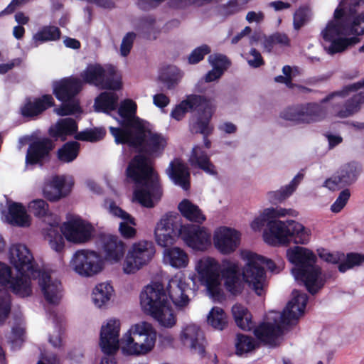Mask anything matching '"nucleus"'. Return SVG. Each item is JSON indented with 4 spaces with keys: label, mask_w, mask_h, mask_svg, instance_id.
Returning a JSON list of instances; mask_svg holds the SVG:
<instances>
[{
    "label": "nucleus",
    "mask_w": 364,
    "mask_h": 364,
    "mask_svg": "<svg viewBox=\"0 0 364 364\" xmlns=\"http://www.w3.org/2000/svg\"><path fill=\"white\" fill-rule=\"evenodd\" d=\"M340 28L336 21H330L325 29L322 31V36L324 41H330L341 36Z\"/></svg>",
    "instance_id": "obj_61"
},
{
    "label": "nucleus",
    "mask_w": 364,
    "mask_h": 364,
    "mask_svg": "<svg viewBox=\"0 0 364 364\" xmlns=\"http://www.w3.org/2000/svg\"><path fill=\"white\" fill-rule=\"evenodd\" d=\"M190 162L192 165L198 166L207 173L210 175L217 174L215 167L210 161L207 152L199 146H196L193 148Z\"/></svg>",
    "instance_id": "obj_40"
},
{
    "label": "nucleus",
    "mask_w": 364,
    "mask_h": 364,
    "mask_svg": "<svg viewBox=\"0 0 364 364\" xmlns=\"http://www.w3.org/2000/svg\"><path fill=\"white\" fill-rule=\"evenodd\" d=\"M120 322L118 319H110L100 331V346L104 356L100 364H117L114 355L119 350Z\"/></svg>",
    "instance_id": "obj_14"
},
{
    "label": "nucleus",
    "mask_w": 364,
    "mask_h": 364,
    "mask_svg": "<svg viewBox=\"0 0 364 364\" xmlns=\"http://www.w3.org/2000/svg\"><path fill=\"white\" fill-rule=\"evenodd\" d=\"M37 279L46 301L50 304H58L62 298L61 282L57 279L52 281L50 275L44 271H40Z\"/></svg>",
    "instance_id": "obj_29"
},
{
    "label": "nucleus",
    "mask_w": 364,
    "mask_h": 364,
    "mask_svg": "<svg viewBox=\"0 0 364 364\" xmlns=\"http://www.w3.org/2000/svg\"><path fill=\"white\" fill-rule=\"evenodd\" d=\"M45 237L49 241L50 247L57 252H60L65 245L64 238L58 230V224H50L46 229Z\"/></svg>",
    "instance_id": "obj_49"
},
{
    "label": "nucleus",
    "mask_w": 364,
    "mask_h": 364,
    "mask_svg": "<svg viewBox=\"0 0 364 364\" xmlns=\"http://www.w3.org/2000/svg\"><path fill=\"white\" fill-rule=\"evenodd\" d=\"M287 257L295 265L292 269L295 279L302 282L310 294L317 293L324 282L319 279L321 269L316 265L317 258L315 254L305 247L296 246L287 250Z\"/></svg>",
    "instance_id": "obj_3"
},
{
    "label": "nucleus",
    "mask_w": 364,
    "mask_h": 364,
    "mask_svg": "<svg viewBox=\"0 0 364 364\" xmlns=\"http://www.w3.org/2000/svg\"><path fill=\"white\" fill-rule=\"evenodd\" d=\"M136 125V129L117 144H127L137 149L139 153L150 158L160 157L167 146V138L161 133L152 132L146 128L144 123Z\"/></svg>",
    "instance_id": "obj_5"
},
{
    "label": "nucleus",
    "mask_w": 364,
    "mask_h": 364,
    "mask_svg": "<svg viewBox=\"0 0 364 364\" xmlns=\"http://www.w3.org/2000/svg\"><path fill=\"white\" fill-rule=\"evenodd\" d=\"M350 196V193L348 189L343 190L340 193L336 201L331 205V210L333 213H339L346 205Z\"/></svg>",
    "instance_id": "obj_63"
},
{
    "label": "nucleus",
    "mask_w": 364,
    "mask_h": 364,
    "mask_svg": "<svg viewBox=\"0 0 364 364\" xmlns=\"http://www.w3.org/2000/svg\"><path fill=\"white\" fill-rule=\"evenodd\" d=\"M363 104H364V91L353 95L342 106L333 105V109L336 117L344 119L358 113Z\"/></svg>",
    "instance_id": "obj_33"
},
{
    "label": "nucleus",
    "mask_w": 364,
    "mask_h": 364,
    "mask_svg": "<svg viewBox=\"0 0 364 364\" xmlns=\"http://www.w3.org/2000/svg\"><path fill=\"white\" fill-rule=\"evenodd\" d=\"M6 220L11 225L18 227H28L31 224L25 207L17 202H11L9 205Z\"/></svg>",
    "instance_id": "obj_38"
},
{
    "label": "nucleus",
    "mask_w": 364,
    "mask_h": 364,
    "mask_svg": "<svg viewBox=\"0 0 364 364\" xmlns=\"http://www.w3.org/2000/svg\"><path fill=\"white\" fill-rule=\"evenodd\" d=\"M118 97L112 92H102L95 100V109L97 112L107 113L113 111L117 105Z\"/></svg>",
    "instance_id": "obj_46"
},
{
    "label": "nucleus",
    "mask_w": 364,
    "mask_h": 364,
    "mask_svg": "<svg viewBox=\"0 0 364 364\" xmlns=\"http://www.w3.org/2000/svg\"><path fill=\"white\" fill-rule=\"evenodd\" d=\"M178 209L183 218L192 223L200 225L206 220L201 209L188 199L182 200L178 205Z\"/></svg>",
    "instance_id": "obj_39"
},
{
    "label": "nucleus",
    "mask_w": 364,
    "mask_h": 364,
    "mask_svg": "<svg viewBox=\"0 0 364 364\" xmlns=\"http://www.w3.org/2000/svg\"><path fill=\"white\" fill-rule=\"evenodd\" d=\"M179 237L189 247L203 251L210 245L211 234L203 226L196 224L183 225L180 219Z\"/></svg>",
    "instance_id": "obj_20"
},
{
    "label": "nucleus",
    "mask_w": 364,
    "mask_h": 364,
    "mask_svg": "<svg viewBox=\"0 0 364 364\" xmlns=\"http://www.w3.org/2000/svg\"><path fill=\"white\" fill-rule=\"evenodd\" d=\"M136 37V33L132 31L128 32L124 36L120 46V52L122 56L126 57L129 54Z\"/></svg>",
    "instance_id": "obj_64"
},
{
    "label": "nucleus",
    "mask_w": 364,
    "mask_h": 364,
    "mask_svg": "<svg viewBox=\"0 0 364 364\" xmlns=\"http://www.w3.org/2000/svg\"><path fill=\"white\" fill-rule=\"evenodd\" d=\"M102 252L105 259L111 263H117L122 259L127 245L118 236L105 235L101 237Z\"/></svg>",
    "instance_id": "obj_26"
},
{
    "label": "nucleus",
    "mask_w": 364,
    "mask_h": 364,
    "mask_svg": "<svg viewBox=\"0 0 364 364\" xmlns=\"http://www.w3.org/2000/svg\"><path fill=\"white\" fill-rule=\"evenodd\" d=\"M83 82L100 90L119 91L122 88V76L113 65L89 64L80 73Z\"/></svg>",
    "instance_id": "obj_9"
},
{
    "label": "nucleus",
    "mask_w": 364,
    "mask_h": 364,
    "mask_svg": "<svg viewBox=\"0 0 364 364\" xmlns=\"http://www.w3.org/2000/svg\"><path fill=\"white\" fill-rule=\"evenodd\" d=\"M192 287L186 282L184 274H176L171 278L167 286L168 296L178 309L187 306L190 302V296L195 295L196 283L191 279Z\"/></svg>",
    "instance_id": "obj_19"
},
{
    "label": "nucleus",
    "mask_w": 364,
    "mask_h": 364,
    "mask_svg": "<svg viewBox=\"0 0 364 364\" xmlns=\"http://www.w3.org/2000/svg\"><path fill=\"white\" fill-rule=\"evenodd\" d=\"M180 218L177 214L167 213L156 224L154 235L156 243L168 248L179 237Z\"/></svg>",
    "instance_id": "obj_17"
},
{
    "label": "nucleus",
    "mask_w": 364,
    "mask_h": 364,
    "mask_svg": "<svg viewBox=\"0 0 364 364\" xmlns=\"http://www.w3.org/2000/svg\"><path fill=\"white\" fill-rule=\"evenodd\" d=\"M292 295V299L278 316L279 321L274 318V323L263 322L254 328V334L259 341L274 346L278 337L283 334L284 326L293 324L304 314L309 299L307 294L294 290Z\"/></svg>",
    "instance_id": "obj_2"
},
{
    "label": "nucleus",
    "mask_w": 364,
    "mask_h": 364,
    "mask_svg": "<svg viewBox=\"0 0 364 364\" xmlns=\"http://www.w3.org/2000/svg\"><path fill=\"white\" fill-rule=\"evenodd\" d=\"M363 262H364V255L354 252L348 253L338 264V270L344 273L355 266L360 265Z\"/></svg>",
    "instance_id": "obj_57"
},
{
    "label": "nucleus",
    "mask_w": 364,
    "mask_h": 364,
    "mask_svg": "<svg viewBox=\"0 0 364 364\" xmlns=\"http://www.w3.org/2000/svg\"><path fill=\"white\" fill-rule=\"evenodd\" d=\"M135 226L132 225L128 220H124L119 223L118 230L124 239L132 240L136 237L137 233Z\"/></svg>",
    "instance_id": "obj_59"
},
{
    "label": "nucleus",
    "mask_w": 364,
    "mask_h": 364,
    "mask_svg": "<svg viewBox=\"0 0 364 364\" xmlns=\"http://www.w3.org/2000/svg\"><path fill=\"white\" fill-rule=\"evenodd\" d=\"M220 276L224 281L225 289L232 295L237 296L242 292L245 279L238 262L227 259H223L220 264Z\"/></svg>",
    "instance_id": "obj_22"
},
{
    "label": "nucleus",
    "mask_w": 364,
    "mask_h": 364,
    "mask_svg": "<svg viewBox=\"0 0 364 364\" xmlns=\"http://www.w3.org/2000/svg\"><path fill=\"white\" fill-rule=\"evenodd\" d=\"M336 22L340 28V32L341 35L348 36L352 34L355 35L354 36L358 37L359 36L364 34L360 33L363 26V22L360 15H358L356 17H355L351 23H348L345 20Z\"/></svg>",
    "instance_id": "obj_51"
},
{
    "label": "nucleus",
    "mask_w": 364,
    "mask_h": 364,
    "mask_svg": "<svg viewBox=\"0 0 364 364\" xmlns=\"http://www.w3.org/2000/svg\"><path fill=\"white\" fill-rule=\"evenodd\" d=\"M164 255L169 264L176 268L186 267L188 264V257L186 252L179 247L166 248Z\"/></svg>",
    "instance_id": "obj_45"
},
{
    "label": "nucleus",
    "mask_w": 364,
    "mask_h": 364,
    "mask_svg": "<svg viewBox=\"0 0 364 364\" xmlns=\"http://www.w3.org/2000/svg\"><path fill=\"white\" fill-rule=\"evenodd\" d=\"M214 112L211 100L203 95V100L194 111L195 114L189 119V131L193 134H213L214 127L210 122Z\"/></svg>",
    "instance_id": "obj_16"
},
{
    "label": "nucleus",
    "mask_w": 364,
    "mask_h": 364,
    "mask_svg": "<svg viewBox=\"0 0 364 364\" xmlns=\"http://www.w3.org/2000/svg\"><path fill=\"white\" fill-rule=\"evenodd\" d=\"M61 232L67 240L74 243H83L91 237L90 225L80 218L65 223Z\"/></svg>",
    "instance_id": "obj_27"
},
{
    "label": "nucleus",
    "mask_w": 364,
    "mask_h": 364,
    "mask_svg": "<svg viewBox=\"0 0 364 364\" xmlns=\"http://www.w3.org/2000/svg\"><path fill=\"white\" fill-rule=\"evenodd\" d=\"M247 260V264L243 269V277L245 282L255 291L258 296L265 294L264 283L266 272L264 265L271 271L275 272L276 264L273 260L267 259L252 252H245L242 254Z\"/></svg>",
    "instance_id": "obj_10"
},
{
    "label": "nucleus",
    "mask_w": 364,
    "mask_h": 364,
    "mask_svg": "<svg viewBox=\"0 0 364 364\" xmlns=\"http://www.w3.org/2000/svg\"><path fill=\"white\" fill-rule=\"evenodd\" d=\"M109 213L115 217L119 218L123 220H128L132 225H136V219L129 213L117 206L114 201L109 204Z\"/></svg>",
    "instance_id": "obj_60"
},
{
    "label": "nucleus",
    "mask_w": 364,
    "mask_h": 364,
    "mask_svg": "<svg viewBox=\"0 0 364 364\" xmlns=\"http://www.w3.org/2000/svg\"><path fill=\"white\" fill-rule=\"evenodd\" d=\"M156 340V332L152 325L141 322L132 326L122 337V350L126 355H144L154 348Z\"/></svg>",
    "instance_id": "obj_6"
},
{
    "label": "nucleus",
    "mask_w": 364,
    "mask_h": 364,
    "mask_svg": "<svg viewBox=\"0 0 364 364\" xmlns=\"http://www.w3.org/2000/svg\"><path fill=\"white\" fill-rule=\"evenodd\" d=\"M203 96L200 95L191 94L186 97L184 100L175 106L171 112L172 118L177 121L182 120L186 113L194 112L198 107L200 100H203Z\"/></svg>",
    "instance_id": "obj_36"
},
{
    "label": "nucleus",
    "mask_w": 364,
    "mask_h": 364,
    "mask_svg": "<svg viewBox=\"0 0 364 364\" xmlns=\"http://www.w3.org/2000/svg\"><path fill=\"white\" fill-rule=\"evenodd\" d=\"M287 215L296 216L297 213L294 210L282 208L281 207L266 208L259 217L256 218L251 223V228L254 230H260L266 225L269 231V225L271 221H279V220H277V218ZM269 235V233L266 234L264 237L266 238V236Z\"/></svg>",
    "instance_id": "obj_30"
},
{
    "label": "nucleus",
    "mask_w": 364,
    "mask_h": 364,
    "mask_svg": "<svg viewBox=\"0 0 364 364\" xmlns=\"http://www.w3.org/2000/svg\"><path fill=\"white\" fill-rule=\"evenodd\" d=\"M31 278L26 274L16 277L12 275L5 289L21 298L30 296L32 294Z\"/></svg>",
    "instance_id": "obj_37"
},
{
    "label": "nucleus",
    "mask_w": 364,
    "mask_h": 364,
    "mask_svg": "<svg viewBox=\"0 0 364 364\" xmlns=\"http://www.w3.org/2000/svg\"><path fill=\"white\" fill-rule=\"evenodd\" d=\"M181 338L184 343L190 341V347L193 353H197L201 358L205 355V340L201 329L196 325L186 326L183 332Z\"/></svg>",
    "instance_id": "obj_32"
},
{
    "label": "nucleus",
    "mask_w": 364,
    "mask_h": 364,
    "mask_svg": "<svg viewBox=\"0 0 364 364\" xmlns=\"http://www.w3.org/2000/svg\"><path fill=\"white\" fill-rule=\"evenodd\" d=\"M326 115L325 109L318 103L308 102L289 106L280 112V117L294 124H311L321 121Z\"/></svg>",
    "instance_id": "obj_11"
},
{
    "label": "nucleus",
    "mask_w": 364,
    "mask_h": 364,
    "mask_svg": "<svg viewBox=\"0 0 364 364\" xmlns=\"http://www.w3.org/2000/svg\"><path fill=\"white\" fill-rule=\"evenodd\" d=\"M9 259L20 274H26L33 279L39 277L41 270L36 263L30 250L25 245H13L9 250Z\"/></svg>",
    "instance_id": "obj_15"
},
{
    "label": "nucleus",
    "mask_w": 364,
    "mask_h": 364,
    "mask_svg": "<svg viewBox=\"0 0 364 364\" xmlns=\"http://www.w3.org/2000/svg\"><path fill=\"white\" fill-rule=\"evenodd\" d=\"M105 135L106 131L104 128L95 127L77 132L75 135V139L82 141L97 142L103 139Z\"/></svg>",
    "instance_id": "obj_54"
},
{
    "label": "nucleus",
    "mask_w": 364,
    "mask_h": 364,
    "mask_svg": "<svg viewBox=\"0 0 364 364\" xmlns=\"http://www.w3.org/2000/svg\"><path fill=\"white\" fill-rule=\"evenodd\" d=\"M140 304L144 311L165 328H172L176 316L168 299L164 285L155 282L147 285L140 294Z\"/></svg>",
    "instance_id": "obj_4"
},
{
    "label": "nucleus",
    "mask_w": 364,
    "mask_h": 364,
    "mask_svg": "<svg viewBox=\"0 0 364 364\" xmlns=\"http://www.w3.org/2000/svg\"><path fill=\"white\" fill-rule=\"evenodd\" d=\"M181 76L179 70L175 66H168L161 73L160 80L166 85L167 89L172 90L178 85Z\"/></svg>",
    "instance_id": "obj_53"
},
{
    "label": "nucleus",
    "mask_w": 364,
    "mask_h": 364,
    "mask_svg": "<svg viewBox=\"0 0 364 364\" xmlns=\"http://www.w3.org/2000/svg\"><path fill=\"white\" fill-rule=\"evenodd\" d=\"M70 192V188L66 187L65 178L60 176H54L50 184L43 189L44 196L51 202L59 200L67 196Z\"/></svg>",
    "instance_id": "obj_35"
},
{
    "label": "nucleus",
    "mask_w": 364,
    "mask_h": 364,
    "mask_svg": "<svg viewBox=\"0 0 364 364\" xmlns=\"http://www.w3.org/2000/svg\"><path fill=\"white\" fill-rule=\"evenodd\" d=\"M31 212L37 218H43L49 214L48 204L43 199L32 200L28 205Z\"/></svg>",
    "instance_id": "obj_58"
},
{
    "label": "nucleus",
    "mask_w": 364,
    "mask_h": 364,
    "mask_svg": "<svg viewBox=\"0 0 364 364\" xmlns=\"http://www.w3.org/2000/svg\"><path fill=\"white\" fill-rule=\"evenodd\" d=\"M113 291V287L109 283L97 284L92 291L94 304L98 307L102 306L109 301Z\"/></svg>",
    "instance_id": "obj_47"
},
{
    "label": "nucleus",
    "mask_w": 364,
    "mask_h": 364,
    "mask_svg": "<svg viewBox=\"0 0 364 364\" xmlns=\"http://www.w3.org/2000/svg\"><path fill=\"white\" fill-rule=\"evenodd\" d=\"M304 178V174L298 173L291 181L289 184L282 187L280 190L268 192V199L272 204L281 203L289 198L296 189Z\"/></svg>",
    "instance_id": "obj_41"
},
{
    "label": "nucleus",
    "mask_w": 364,
    "mask_h": 364,
    "mask_svg": "<svg viewBox=\"0 0 364 364\" xmlns=\"http://www.w3.org/2000/svg\"><path fill=\"white\" fill-rule=\"evenodd\" d=\"M360 41L358 36L350 38H338L330 41L331 45L328 47V53L333 55L344 51L349 47L353 46Z\"/></svg>",
    "instance_id": "obj_52"
},
{
    "label": "nucleus",
    "mask_w": 364,
    "mask_h": 364,
    "mask_svg": "<svg viewBox=\"0 0 364 364\" xmlns=\"http://www.w3.org/2000/svg\"><path fill=\"white\" fill-rule=\"evenodd\" d=\"M269 225V235L266 236V242L269 244L287 246L293 242L304 245L309 240L310 231L295 220L271 221Z\"/></svg>",
    "instance_id": "obj_8"
},
{
    "label": "nucleus",
    "mask_w": 364,
    "mask_h": 364,
    "mask_svg": "<svg viewBox=\"0 0 364 364\" xmlns=\"http://www.w3.org/2000/svg\"><path fill=\"white\" fill-rule=\"evenodd\" d=\"M70 264L79 275L91 277L102 271L103 261L95 251L77 250L73 255Z\"/></svg>",
    "instance_id": "obj_18"
},
{
    "label": "nucleus",
    "mask_w": 364,
    "mask_h": 364,
    "mask_svg": "<svg viewBox=\"0 0 364 364\" xmlns=\"http://www.w3.org/2000/svg\"><path fill=\"white\" fill-rule=\"evenodd\" d=\"M127 176L136 184L134 199L143 207L151 208L163 194L159 176L151 164L150 157L135 155L127 168Z\"/></svg>",
    "instance_id": "obj_1"
},
{
    "label": "nucleus",
    "mask_w": 364,
    "mask_h": 364,
    "mask_svg": "<svg viewBox=\"0 0 364 364\" xmlns=\"http://www.w3.org/2000/svg\"><path fill=\"white\" fill-rule=\"evenodd\" d=\"M210 53V48L207 45H203L195 48L188 57L190 64H197L203 60L205 55Z\"/></svg>",
    "instance_id": "obj_62"
},
{
    "label": "nucleus",
    "mask_w": 364,
    "mask_h": 364,
    "mask_svg": "<svg viewBox=\"0 0 364 364\" xmlns=\"http://www.w3.org/2000/svg\"><path fill=\"white\" fill-rule=\"evenodd\" d=\"M55 147L53 141L48 137L38 138L28 145L26 164L28 165H41L50 159V153Z\"/></svg>",
    "instance_id": "obj_23"
},
{
    "label": "nucleus",
    "mask_w": 364,
    "mask_h": 364,
    "mask_svg": "<svg viewBox=\"0 0 364 364\" xmlns=\"http://www.w3.org/2000/svg\"><path fill=\"white\" fill-rule=\"evenodd\" d=\"M77 122L70 117L60 119L54 126L50 127L49 135L62 141L66 140L68 136H74L77 133Z\"/></svg>",
    "instance_id": "obj_34"
},
{
    "label": "nucleus",
    "mask_w": 364,
    "mask_h": 364,
    "mask_svg": "<svg viewBox=\"0 0 364 364\" xmlns=\"http://www.w3.org/2000/svg\"><path fill=\"white\" fill-rule=\"evenodd\" d=\"M55 105L53 96L50 94H45L33 98V100L27 99L21 107L20 113L24 118L35 119Z\"/></svg>",
    "instance_id": "obj_28"
},
{
    "label": "nucleus",
    "mask_w": 364,
    "mask_h": 364,
    "mask_svg": "<svg viewBox=\"0 0 364 364\" xmlns=\"http://www.w3.org/2000/svg\"><path fill=\"white\" fill-rule=\"evenodd\" d=\"M136 103L132 100L126 99L121 102L118 109V114L122 118L119 122L121 127L109 128L116 144L136 129V124L141 125L144 123L142 119L136 116Z\"/></svg>",
    "instance_id": "obj_12"
},
{
    "label": "nucleus",
    "mask_w": 364,
    "mask_h": 364,
    "mask_svg": "<svg viewBox=\"0 0 364 364\" xmlns=\"http://www.w3.org/2000/svg\"><path fill=\"white\" fill-rule=\"evenodd\" d=\"M232 314L237 326L243 331H251L255 328L252 315L241 304H236L232 307Z\"/></svg>",
    "instance_id": "obj_42"
},
{
    "label": "nucleus",
    "mask_w": 364,
    "mask_h": 364,
    "mask_svg": "<svg viewBox=\"0 0 364 364\" xmlns=\"http://www.w3.org/2000/svg\"><path fill=\"white\" fill-rule=\"evenodd\" d=\"M80 144L76 141H70L59 148L57 151V158L63 163H70L79 155Z\"/></svg>",
    "instance_id": "obj_44"
},
{
    "label": "nucleus",
    "mask_w": 364,
    "mask_h": 364,
    "mask_svg": "<svg viewBox=\"0 0 364 364\" xmlns=\"http://www.w3.org/2000/svg\"><path fill=\"white\" fill-rule=\"evenodd\" d=\"M213 242L215 248L223 255H229L236 250L240 242V234L238 231L220 227L214 234Z\"/></svg>",
    "instance_id": "obj_25"
},
{
    "label": "nucleus",
    "mask_w": 364,
    "mask_h": 364,
    "mask_svg": "<svg viewBox=\"0 0 364 364\" xmlns=\"http://www.w3.org/2000/svg\"><path fill=\"white\" fill-rule=\"evenodd\" d=\"M235 347L236 353L238 355H242L244 353H248L255 348V340L250 336L237 333Z\"/></svg>",
    "instance_id": "obj_56"
},
{
    "label": "nucleus",
    "mask_w": 364,
    "mask_h": 364,
    "mask_svg": "<svg viewBox=\"0 0 364 364\" xmlns=\"http://www.w3.org/2000/svg\"><path fill=\"white\" fill-rule=\"evenodd\" d=\"M61 31L55 26H44L33 36V39L38 46V43L55 41L60 38Z\"/></svg>",
    "instance_id": "obj_48"
},
{
    "label": "nucleus",
    "mask_w": 364,
    "mask_h": 364,
    "mask_svg": "<svg viewBox=\"0 0 364 364\" xmlns=\"http://www.w3.org/2000/svg\"><path fill=\"white\" fill-rule=\"evenodd\" d=\"M361 171V166L355 161L345 164L333 177L326 180V186L335 190L338 186L351 185L357 181Z\"/></svg>",
    "instance_id": "obj_24"
},
{
    "label": "nucleus",
    "mask_w": 364,
    "mask_h": 364,
    "mask_svg": "<svg viewBox=\"0 0 364 364\" xmlns=\"http://www.w3.org/2000/svg\"><path fill=\"white\" fill-rule=\"evenodd\" d=\"M155 252L154 245L151 241L140 240L133 243L123 264L124 273L136 272L152 259Z\"/></svg>",
    "instance_id": "obj_13"
},
{
    "label": "nucleus",
    "mask_w": 364,
    "mask_h": 364,
    "mask_svg": "<svg viewBox=\"0 0 364 364\" xmlns=\"http://www.w3.org/2000/svg\"><path fill=\"white\" fill-rule=\"evenodd\" d=\"M364 87V78L358 82L344 86L341 90L333 92L321 100V103H326L335 97H346L350 92H355Z\"/></svg>",
    "instance_id": "obj_55"
},
{
    "label": "nucleus",
    "mask_w": 364,
    "mask_h": 364,
    "mask_svg": "<svg viewBox=\"0 0 364 364\" xmlns=\"http://www.w3.org/2000/svg\"><path fill=\"white\" fill-rule=\"evenodd\" d=\"M263 51L270 53L276 46L286 48L291 46V40L289 36L282 32H275L269 36H264L262 41Z\"/></svg>",
    "instance_id": "obj_43"
},
{
    "label": "nucleus",
    "mask_w": 364,
    "mask_h": 364,
    "mask_svg": "<svg viewBox=\"0 0 364 364\" xmlns=\"http://www.w3.org/2000/svg\"><path fill=\"white\" fill-rule=\"evenodd\" d=\"M166 172L174 184L181 187L185 191L190 189V171L186 164L181 159H175L173 161H171Z\"/></svg>",
    "instance_id": "obj_31"
},
{
    "label": "nucleus",
    "mask_w": 364,
    "mask_h": 364,
    "mask_svg": "<svg viewBox=\"0 0 364 364\" xmlns=\"http://www.w3.org/2000/svg\"><path fill=\"white\" fill-rule=\"evenodd\" d=\"M82 87V81L76 77H64L53 85V94L62 105L54 109L59 116H68L82 112L80 102L75 98Z\"/></svg>",
    "instance_id": "obj_7"
},
{
    "label": "nucleus",
    "mask_w": 364,
    "mask_h": 364,
    "mask_svg": "<svg viewBox=\"0 0 364 364\" xmlns=\"http://www.w3.org/2000/svg\"><path fill=\"white\" fill-rule=\"evenodd\" d=\"M198 273L212 297L220 299L223 296L219 280L220 264L215 259L208 257L200 261Z\"/></svg>",
    "instance_id": "obj_21"
},
{
    "label": "nucleus",
    "mask_w": 364,
    "mask_h": 364,
    "mask_svg": "<svg viewBox=\"0 0 364 364\" xmlns=\"http://www.w3.org/2000/svg\"><path fill=\"white\" fill-rule=\"evenodd\" d=\"M207 322L215 329L223 330L228 325V317L222 308L214 306L208 314Z\"/></svg>",
    "instance_id": "obj_50"
}]
</instances>
